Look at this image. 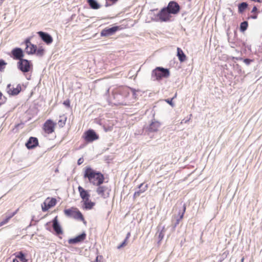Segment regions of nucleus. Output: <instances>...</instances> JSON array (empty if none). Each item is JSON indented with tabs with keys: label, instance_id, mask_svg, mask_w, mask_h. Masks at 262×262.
<instances>
[{
	"label": "nucleus",
	"instance_id": "f257e3e1",
	"mask_svg": "<svg viewBox=\"0 0 262 262\" xmlns=\"http://www.w3.org/2000/svg\"><path fill=\"white\" fill-rule=\"evenodd\" d=\"M84 178H87L90 183L94 185L99 186L104 182V176L99 171L93 169L91 167H86L85 169Z\"/></svg>",
	"mask_w": 262,
	"mask_h": 262
},
{
	"label": "nucleus",
	"instance_id": "f03ea898",
	"mask_svg": "<svg viewBox=\"0 0 262 262\" xmlns=\"http://www.w3.org/2000/svg\"><path fill=\"white\" fill-rule=\"evenodd\" d=\"M128 90V88H125L117 90L115 92L113 93V96L114 100L113 103L116 105L125 104L124 99L129 94Z\"/></svg>",
	"mask_w": 262,
	"mask_h": 262
},
{
	"label": "nucleus",
	"instance_id": "7ed1b4c3",
	"mask_svg": "<svg viewBox=\"0 0 262 262\" xmlns=\"http://www.w3.org/2000/svg\"><path fill=\"white\" fill-rule=\"evenodd\" d=\"M169 75L170 72L168 69L158 67L152 70L151 77L153 80H160L162 78L168 77Z\"/></svg>",
	"mask_w": 262,
	"mask_h": 262
},
{
	"label": "nucleus",
	"instance_id": "20e7f679",
	"mask_svg": "<svg viewBox=\"0 0 262 262\" xmlns=\"http://www.w3.org/2000/svg\"><path fill=\"white\" fill-rule=\"evenodd\" d=\"M64 213L68 217H71L75 220L81 221L84 224L86 223L84 220L82 214L77 208L71 207L69 209H64Z\"/></svg>",
	"mask_w": 262,
	"mask_h": 262
},
{
	"label": "nucleus",
	"instance_id": "39448f33",
	"mask_svg": "<svg viewBox=\"0 0 262 262\" xmlns=\"http://www.w3.org/2000/svg\"><path fill=\"white\" fill-rule=\"evenodd\" d=\"M17 66L18 69L23 73L29 72L33 66L30 61L24 58L18 61Z\"/></svg>",
	"mask_w": 262,
	"mask_h": 262
},
{
	"label": "nucleus",
	"instance_id": "423d86ee",
	"mask_svg": "<svg viewBox=\"0 0 262 262\" xmlns=\"http://www.w3.org/2000/svg\"><path fill=\"white\" fill-rule=\"evenodd\" d=\"M83 137L86 141L91 142L97 140L99 136L93 129H90L84 133Z\"/></svg>",
	"mask_w": 262,
	"mask_h": 262
},
{
	"label": "nucleus",
	"instance_id": "0eeeda50",
	"mask_svg": "<svg viewBox=\"0 0 262 262\" xmlns=\"http://www.w3.org/2000/svg\"><path fill=\"white\" fill-rule=\"evenodd\" d=\"M171 13L166 8H163L158 13L157 16L161 21H167L170 19Z\"/></svg>",
	"mask_w": 262,
	"mask_h": 262
},
{
	"label": "nucleus",
	"instance_id": "6e6552de",
	"mask_svg": "<svg viewBox=\"0 0 262 262\" xmlns=\"http://www.w3.org/2000/svg\"><path fill=\"white\" fill-rule=\"evenodd\" d=\"M161 126V123L155 119L152 120L150 123L144 129L148 133L156 132L158 130Z\"/></svg>",
	"mask_w": 262,
	"mask_h": 262
},
{
	"label": "nucleus",
	"instance_id": "1a4fd4ad",
	"mask_svg": "<svg viewBox=\"0 0 262 262\" xmlns=\"http://www.w3.org/2000/svg\"><path fill=\"white\" fill-rule=\"evenodd\" d=\"M11 56L13 59L18 61L23 59L24 56L23 50L20 48H14L11 51Z\"/></svg>",
	"mask_w": 262,
	"mask_h": 262
},
{
	"label": "nucleus",
	"instance_id": "9d476101",
	"mask_svg": "<svg viewBox=\"0 0 262 262\" xmlns=\"http://www.w3.org/2000/svg\"><path fill=\"white\" fill-rule=\"evenodd\" d=\"M166 8L168 10L171 14H177L180 10V7L178 3L175 1H170Z\"/></svg>",
	"mask_w": 262,
	"mask_h": 262
},
{
	"label": "nucleus",
	"instance_id": "9b49d317",
	"mask_svg": "<svg viewBox=\"0 0 262 262\" xmlns=\"http://www.w3.org/2000/svg\"><path fill=\"white\" fill-rule=\"evenodd\" d=\"M120 27L119 26H113L111 28H105L103 29L101 32V36L107 37L114 34L118 30H119Z\"/></svg>",
	"mask_w": 262,
	"mask_h": 262
},
{
	"label": "nucleus",
	"instance_id": "f8f14e48",
	"mask_svg": "<svg viewBox=\"0 0 262 262\" xmlns=\"http://www.w3.org/2000/svg\"><path fill=\"white\" fill-rule=\"evenodd\" d=\"M86 234L84 231L80 234L76 236V237L70 238L68 240L69 244H76L77 243L83 242L86 238Z\"/></svg>",
	"mask_w": 262,
	"mask_h": 262
},
{
	"label": "nucleus",
	"instance_id": "ddd939ff",
	"mask_svg": "<svg viewBox=\"0 0 262 262\" xmlns=\"http://www.w3.org/2000/svg\"><path fill=\"white\" fill-rule=\"evenodd\" d=\"M52 227L54 231L56 233L57 235L62 234L63 233V231L62 230L61 227L60 225L57 216H56L52 220Z\"/></svg>",
	"mask_w": 262,
	"mask_h": 262
},
{
	"label": "nucleus",
	"instance_id": "4468645a",
	"mask_svg": "<svg viewBox=\"0 0 262 262\" xmlns=\"http://www.w3.org/2000/svg\"><path fill=\"white\" fill-rule=\"evenodd\" d=\"M21 88L19 84H18L16 88H14L10 84H8L7 86V93L12 96L17 95L21 91Z\"/></svg>",
	"mask_w": 262,
	"mask_h": 262
},
{
	"label": "nucleus",
	"instance_id": "2eb2a0df",
	"mask_svg": "<svg viewBox=\"0 0 262 262\" xmlns=\"http://www.w3.org/2000/svg\"><path fill=\"white\" fill-rule=\"evenodd\" d=\"M40 38L47 45L51 44L53 42L52 37L48 33L42 31L37 32Z\"/></svg>",
	"mask_w": 262,
	"mask_h": 262
},
{
	"label": "nucleus",
	"instance_id": "dca6fc26",
	"mask_svg": "<svg viewBox=\"0 0 262 262\" xmlns=\"http://www.w3.org/2000/svg\"><path fill=\"white\" fill-rule=\"evenodd\" d=\"M38 145V139L36 137H30L27 142L25 144L26 147L29 149L34 148Z\"/></svg>",
	"mask_w": 262,
	"mask_h": 262
},
{
	"label": "nucleus",
	"instance_id": "f3484780",
	"mask_svg": "<svg viewBox=\"0 0 262 262\" xmlns=\"http://www.w3.org/2000/svg\"><path fill=\"white\" fill-rule=\"evenodd\" d=\"M98 186L96 190L97 194L103 198L108 197L109 195V190L108 188L105 186H101V185Z\"/></svg>",
	"mask_w": 262,
	"mask_h": 262
},
{
	"label": "nucleus",
	"instance_id": "a211bd4d",
	"mask_svg": "<svg viewBox=\"0 0 262 262\" xmlns=\"http://www.w3.org/2000/svg\"><path fill=\"white\" fill-rule=\"evenodd\" d=\"M44 130L48 134H51L54 130V123L51 120H47L44 124Z\"/></svg>",
	"mask_w": 262,
	"mask_h": 262
},
{
	"label": "nucleus",
	"instance_id": "6ab92c4d",
	"mask_svg": "<svg viewBox=\"0 0 262 262\" xmlns=\"http://www.w3.org/2000/svg\"><path fill=\"white\" fill-rule=\"evenodd\" d=\"M78 189L79 192L80 196L83 201L89 200L90 194L87 190H85L80 186H78Z\"/></svg>",
	"mask_w": 262,
	"mask_h": 262
},
{
	"label": "nucleus",
	"instance_id": "aec40b11",
	"mask_svg": "<svg viewBox=\"0 0 262 262\" xmlns=\"http://www.w3.org/2000/svg\"><path fill=\"white\" fill-rule=\"evenodd\" d=\"M139 190L135 192L134 194V198L139 197L142 193L145 192L147 189V185H144L143 183L139 185Z\"/></svg>",
	"mask_w": 262,
	"mask_h": 262
},
{
	"label": "nucleus",
	"instance_id": "412c9836",
	"mask_svg": "<svg viewBox=\"0 0 262 262\" xmlns=\"http://www.w3.org/2000/svg\"><path fill=\"white\" fill-rule=\"evenodd\" d=\"M185 209H186L185 206H184L183 210L182 212L181 213L180 212H179V214L180 215L179 217L174 216V219H176V221L173 223V224L172 225V228H173V230L175 229V228L177 227V226L179 224L180 220L183 219L184 212L185 211Z\"/></svg>",
	"mask_w": 262,
	"mask_h": 262
},
{
	"label": "nucleus",
	"instance_id": "4be33fe9",
	"mask_svg": "<svg viewBox=\"0 0 262 262\" xmlns=\"http://www.w3.org/2000/svg\"><path fill=\"white\" fill-rule=\"evenodd\" d=\"M36 51V46L34 45L33 44H32L31 45H27L26 46L25 51L27 53L28 55L33 54L35 53Z\"/></svg>",
	"mask_w": 262,
	"mask_h": 262
},
{
	"label": "nucleus",
	"instance_id": "5701e85b",
	"mask_svg": "<svg viewBox=\"0 0 262 262\" xmlns=\"http://www.w3.org/2000/svg\"><path fill=\"white\" fill-rule=\"evenodd\" d=\"M87 2L91 9L97 10L100 8V5L96 0H88Z\"/></svg>",
	"mask_w": 262,
	"mask_h": 262
},
{
	"label": "nucleus",
	"instance_id": "b1692460",
	"mask_svg": "<svg viewBox=\"0 0 262 262\" xmlns=\"http://www.w3.org/2000/svg\"><path fill=\"white\" fill-rule=\"evenodd\" d=\"M177 56L180 62H184L186 59V55L180 48H177Z\"/></svg>",
	"mask_w": 262,
	"mask_h": 262
},
{
	"label": "nucleus",
	"instance_id": "393cba45",
	"mask_svg": "<svg viewBox=\"0 0 262 262\" xmlns=\"http://www.w3.org/2000/svg\"><path fill=\"white\" fill-rule=\"evenodd\" d=\"M14 255L15 256L16 258H18L21 262L28 261V260L26 258L25 254L22 251L16 252Z\"/></svg>",
	"mask_w": 262,
	"mask_h": 262
},
{
	"label": "nucleus",
	"instance_id": "a878e982",
	"mask_svg": "<svg viewBox=\"0 0 262 262\" xmlns=\"http://www.w3.org/2000/svg\"><path fill=\"white\" fill-rule=\"evenodd\" d=\"M248 4L246 2H242L238 4V11L239 13H242L247 8Z\"/></svg>",
	"mask_w": 262,
	"mask_h": 262
},
{
	"label": "nucleus",
	"instance_id": "bb28decb",
	"mask_svg": "<svg viewBox=\"0 0 262 262\" xmlns=\"http://www.w3.org/2000/svg\"><path fill=\"white\" fill-rule=\"evenodd\" d=\"M84 201V208L86 209H91L95 205V203L90 201L89 200Z\"/></svg>",
	"mask_w": 262,
	"mask_h": 262
},
{
	"label": "nucleus",
	"instance_id": "cd10ccee",
	"mask_svg": "<svg viewBox=\"0 0 262 262\" xmlns=\"http://www.w3.org/2000/svg\"><path fill=\"white\" fill-rule=\"evenodd\" d=\"M67 117L66 116L64 115L60 116L57 124L59 127H62L65 125Z\"/></svg>",
	"mask_w": 262,
	"mask_h": 262
},
{
	"label": "nucleus",
	"instance_id": "c85d7f7f",
	"mask_svg": "<svg viewBox=\"0 0 262 262\" xmlns=\"http://www.w3.org/2000/svg\"><path fill=\"white\" fill-rule=\"evenodd\" d=\"M248 23L247 21H244L240 24L239 29L242 32H245L248 28Z\"/></svg>",
	"mask_w": 262,
	"mask_h": 262
},
{
	"label": "nucleus",
	"instance_id": "c756f323",
	"mask_svg": "<svg viewBox=\"0 0 262 262\" xmlns=\"http://www.w3.org/2000/svg\"><path fill=\"white\" fill-rule=\"evenodd\" d=\"M57 203L56 199L55 198L51 199L47 203V205H48V208H51L56 205Z\"/></svg>",
	"mask_w": 262,
	"mask_h": 262
},
{
	"label": "nucleus",
	"instance_id": "7c9ffc66",
	"mask_svg": "<svg viewBox=\"0 0 262 262\" xmlns=\"http://www.w3.org/2000/svg\"><path fill=\"white\" fill-rule=\"evenodd\" d=\"M35 53L37 56H42L44 54V50L41 48H38V49H36Z\"/></svg>",
	"mask_w": 262,
	"mask_h": 262
},
{
	"label": "nucleus",
	"instance_id": "2f4dec72",
	"mask_svg": "<svg viewBox=\"0 0 262 262\" xmlns=\"http://www.w3.org/2000/svg\"><path fill=\"white\" fill-rule=\"evenodd\" d=\"M7 63L3 59H0V71H2L5 69V66Z\"/></svg>",
	"mask_w": 262,
	"mask_h": 262
},
{
	"label": "nucleus",
	"instance_id": "473e14b6",
	"mask_svg": "<svg viewBox=\"0 0 262 262\" xmlns=\"http://www.w3.org/2000/svg\"><path fill=\"white\" fill-rule=\"evenodd\" d=\"M6 101V98L3 95V94L0 92V105L4 104Z\"/></svg>",
	"mask_w": 262,
	"mask_h": 262
},
{
	"label": "nucleus",
	"instance_id": "72a5a7b5",
	"mask_svg": "<svg viewBox=\"0 0 262 262\" xmlns=\"http://www.w3.org/2000/svg\"><path fill=\"white\" fill-rule=\"evenodd\" d=\"M50 208H48V205H47V203L46 202H45L43 203V206L42 205V210L43 212H45L47 211Z\"/></svg>",
	"mask_w": 262,
	"mask_h": 262
},
{
	"label": "nucleus",
	"instance_id": "f704fd0d",
	"mask_svg": "<svg viewBox=\"0 0 262 262\" xmlns=\"http://www.w3.org/2000/svg\"><path fill=\"white\" fill-rule=\"evenodd\" d=\"M9 220H10L9 219V217H7L6 216L4 220H3L2 222H0V227L7 224L9 222Z\"/></svg>",
	"mask_w": 262,
	"mask_h": 262
},
{
	"label": "nucleus",
	"instance_id": "c9c22d12",
	"mask_svg": "<svg viewBox=\"0 0 262 262\" xmlns=\"http://www.w3.org/2000/svg\"><path fill=\"white\" fill-rule=\"evenodd\" d=\"M252 61L253 60L252 59L249 58H245L244 59V63L247 66L249 65Z\"/></svg>",
	"mask_w": 262,
	"mask_h": 262
},
{
	"label": "nucleus",
	"instance_id": "e433bc0d",
	"mask_svg": "<svg viewBox=\"0 0 262 262\" xmlns=\"http://www.w3.org/2000/svg\"><path fill=\"white\" fill-rule=\"evenodd\" d=\"M173 99V98H171V99H167L165 100V101L168 103L169 104H170L171 106H174V104L172 102V100Z\"/></svg>",
	"mask_w": 262,
	"mask_h": 262
},
{
	"label": "nucleus",
	"instance_id": "4c0bfd02",
	"mask_svg": "<svg viewBox=\"0 0 262 262\" xmlns=\"http://www.w3.org/2000/svg\"><path fill=\"white\" fill-rule=\"evenodd\" d=\"M17 210L18 209H17L15 211L11 213L10 214L7 215L6 216L7 217H9V219L10 220V219H11L13 216H14L16 214Z\"/></svg>",
	"mask_w": 262,
	"mask_h": 262
},
{
	"label": "nucleus",
	"instance_id": "58836bf2",
	"mask_svg": "<svg viewBox=\"0 0 262 262\" xmlns=\"http://www.w3.org/2000/svg\"><path fill=\"white\" fill-rule=\"evenodd\" d=\"M24 43L25 45L26 46H27V45H32V43L30 42V39L29 38H27L25 42H24Z\"/></svg>",
	"mask_w": 262,
	"mask_h": 262
},
{
	"label": "nucleus",
	"instance_id": "ea45409f",
	"mask_svg": "<svg viewBox=\"0 0 262 262\" xmlns=\"http://www.w3.org/2000/svg\"><path fill=\"white\" fill-rule=\"evenodd\" d=\"M63 104L65 106H66L67 107H69L70 106V100H68H68H65V101L63 102Z\"/></svg>",
	"mask_w": 262,
	"mask_h": 262
},
{
	"label": "nucleus",
	"instance_id": "a19ab883",
	"mask_svg": "<svg viewBox=\"0 0 262 262\" xmlns=\"http://www.w3.org/2000/svg\"><path fill=\"white\" fill-rule=\"evenodd\" d=\"M257 18V13H253V15H251V16L248 17V19L252 18L253 19H255Z\"/></svg>",
	"mask_w": 262,
	"mask_h": 262
},
{
	"label": "nucleus",
	"instance_id": "79ce46f5",
	"mask_svg": "<svg viewBox=\"0 0 262 262\" xmlns=\"http://www.w3.org/2000/svg\"><path fill=\"white\" fill-rule=\"evenodd\" d=\"M127 244H125V242H123L120 245L117 246V249H120L123 247L125 246Z\"/></svg>",
	"mask_w": 262,
	"mask_h": 262
},
{
	"label": "nucleus",
	"instance_id": "37998d69",
	"mask_svg": "<svg viewBox=\"0 0 262 262\" xmlns=\"http://www.w3.org/2000/svg\"><path fill=\"white\" fill-rule=\"evenodd\" d=\"M251 13H258V9L256 6H254L251 11Z\"/></svg>",
	"mask_w": 262,
	"mask_h": 262
},
{
	"label": "nucleus",
	"instance_id": "c03bdc74",
	"mask_svg": "<svg viewBox=\"0 0 262 262\" xmlns=\"http://www.w3.org/2000/svg\"><path fill=\"white\" fill-rule=\"evenodd\" d=\"M164 236V233L163 232V231L162 230L160 233H159V238L160 239V241L162 240Z\"/></svg>",
	"mask_w": 262,
	"mask_h": 262
},
{
	"label": "nucleus",
	"instance_id": "a18cd8bd",
	"mask_svg": "<svg viewBox=\"0 0 262 262\" xmlns=\"http://www.w3.org/2000/svg\"><path fill=\"white\" fill-rule=\"evenodd\" d=\"M84 161V160L82 158H80L78 160L77 164L78 165H81Z\"/></svg>",
	"mask_w": 262,
	"mask_h": 262
},
{
	"label": "nucleus",
	"instance_id": "49530a36",
	"mask_svg": "<svg viewBox=\"0 0 262 262\" xmlns=\"http://www.w3.org/2000/svg\"><path fill=\"white\" fill-rule=\"evenodd\" d=\"M102 258H103V257L101 255L97 256L96 257V259H95V260L94 261H95V262H99V261H100V260L99 259V258L102 259Z\"/></svg>",
	"mask_w": 262,
	"mask_h": 262
},
{
	"label": "nucleus",
	"instance_id": "de8ad7c7",
	"mask_svg": "<svg viewBox=\"0 0 262 262\" xmlns=\"http://www.w3.org/2000/svg\"><path fill=\"white\" fill-rule=\"evenodd\" d=\"M130 90L132 91V92L133 93V95L134 96H135L136 95V90L132 88H130Z\"/></svg>",
	"mask_w": 262,
	"mask_h": 262
},
{
	"label": "nucleus",
	"instance_id": "09e8293b",
	"mask_svg": "<svg viewBox=\"0 0 262 262\" xmlns=\"http://www.w3.org/2000/svg\"><path fill=\"white\" fill-rule=\"evenodd\" d=\"M130 232H128L127 233V234H126V237H126V238H129L130 237Z\"/></svg>",
	"mask_w": 262,
	"mask_h": 262
},
{
	"label": "nucleus",
	"instance_id": "8fccbe9b",
	"mask_svg": "<svg viewBox=\"0 0 262 262\" xmlns=\"http://www.w3.org/2000/svg\"><path fill=\"white\" fill-rule=\"evenodd\" d=\"M233 59H235L236 60H242V58H239V57H233Z\"/></svg>",
	"mask_w": 262,
	"mask_h": 262
},
{
	"label": "nucleus",
	"instance_id": "3c124183",
	"mask_svg": "<svg viewBox=\"0 0 262 262\" xmlns=\"http://www.w3.org/2000/svg\"><path fill=\"white\" fill-rule=\"evenodd\" d=\"M13 262H19V261L16 258H14L13 259Z\"/></svg>",
	"mask_w": 262,
	"mask_h": 262
},
{
	"label": "nucleus",
	"instance_id": "603ef678",
	"mask_svg": "<svg viewBox=\"0 0 262 262\" xmlns=\"http://www.w3.org/2000/svg\"><path fill=\"white\" fill-rule=\"evenodd\" d=\"M128 239V238H126V237H125V238L124 239V240L123 241V242H125V244H127V240Z\"/></svg>",
	"mask_w": 262,
	"mask_h": 262
},
{
	"label": "nucleus",
	"instance_id": "864d4df0",
	"mask_svg": "<svg viewBox=\"0 0 262 262\" xmlns=\"http://www.w3.org/2000/svg\"><path fill=\"white\" fill-rule=\"evenodd\" d=\"M110 6V5L107 3V2H106L105 5V6L106 7H108V6Z\"/></svg>",
	"mask_w": 262,
	"mask_h": 262
},
{
	"label": "nucleus",
	"instance_id": "5fc2aeb1",
	"mask_svg": "<svg viewBox=\"0 0 262 262\" xmlns=\"http://www.w3.org/2000/svg\"><path fill=\"white\" fill-rule=\"evenodd\" d=\"M4 0H0V3H2V2L4 1Z\"/></svg>",
	"mask_w": 262,
	"mask_h": 262
},
{
	"label": "nucleus",
	"instance_id": "6e6d98bb",
	"mask_svg": "<svg viewBox=\"0 0 262 262\" xmlns=\"http://www.w3.org/2000/svg\"><path fill=\"white\" fill-rule=\"evenodd\" d=\"M244 261V258H243L242 259H241V262H243Z\"/></svg>",
	"mask_w": 262,
	"mask_h": 262
},
{
	"label": "nucleus",
	"instance_id": "4d7b16f0",
	"mask_svg": "<svg viewBox=\"0 0 262 262\" xmlns=\"http://www.w3.org/2000/svg\"><path fill=\"white\" fill-rule=\"evenodd\" d=\"M176 96H177V94H176L175 95H174V97H173V99L176 97Z\"/></svg>",
	"mask_w": 262,
	"mask_h": 262
},
{
	"label": "nucleus",
	"instance_id": "13d9d810",
	"mask_svg": "<svg viewBox=\"0 0 262 262\" xmlns=\"http://www.w3.org/2000/svg\"><path fill=\"white\" fill-rule=\"evenodd\" d=\"M34 216H33L32 217V221H33V220H34Z\"/></svg>",
	"mask_w": 262,
	"mask_h": 262
},
{
	"label": "nucleus",
	"instance_id": "bf43d9fd",
	"mask_svg": "<svg viewBox=\"0 0 262 262\" xmlns=\"http://www.w3.org/2000/svg\"><path fill=\"white\" fill-rule=\"evenodd\" d=\"M188 1H191V0H188Z\"/></svg>",
	"mask_w": 262,
	"mask_h": 262
}]
</instances>
